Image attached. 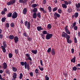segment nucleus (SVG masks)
Wrapping results in <instances>:
<instances>
[{"instance_id":"f257e3e1","label":"nucleus","mask_w":80,"mask_h":80,"mask_svg":"<svg viewBox=\"0 0 80 80\" xmlns=\"http://www.w3.org/2000/svg\"><path fill=\"white\" fill-rule=\"evenodd\" d=\"M24 25L26 27H27L28 29H30V21L28 22L27 21L24 22Z\"/></svg>"},{"instance_id":"f03ea898","label":"nucleus","mask_w":80,"mask_h":80,"mask_svg":"<svg viewBox=\"0 0 80 80\" xmlns=\"http://www.w3.org/2000/svg\"><path fill=\"white\" fill-rule=\"evenodd\" d=\"M15 3H16V0H10V2L7 3V5H13Z\"/></svg>"},{"instance_id":"7ed1b4c3","label":"nucleus","mask_w":80,"mask_h":80,"mask_svg":"<svg viewBox=\"0 0 80 80\" xmlns=\"http://www.w3.org/2000/svg\"><path fill=\"white\" fill-rule=\"evenodd\" d=\"M52 37H53V34L48 33L46 35V38L47 40H49L50 38H52Z\"/></svg>"},{"instance_id":"20e7f679","label":"nucleus","mask_w":80,"mask_h":80,"mask_svg":"<svg viewBox=\"0 0 80 80\" xmlns=\"http://www.w3.org/2000/svg\"><path fill=\"white\" fill-rule=\"evenodd\" d=\"M70 35H68L67 33L64 32H63L62 34V37H63V38H67Z\"/></svg>"},{"instance_id":"39448f33","label":"nucleus","mask_w":80,"mask_h":80,"mask_svg":"<svg viewBox=\"0 0 80 80\" xmlns=\"http://www.w3.org/2000/svg\"><path fill=\"white\" fill-rule=\"evenodd\" d=\"M64 30L65 32H66V33H67V34H68V35H70V33H71L70 32V30L68 29V26H66V27H65L64 28Z\"/></svg>"},{"instance_id":"423d86ee","label":"nucleus","mask_w":80,"mask_h":80,"mask_svg":"<svg viewBox=\"0 0 80 80\" xmlns=\"http://www.w3.org/2000/svg\"><path fill=\"white\" fill-rule=\"evenodd\" d=\"M18 17V14L17 13V12H14L12 15V18L13 19H15L17 18Z\"/></svg>"},{"instance_id":"0eeeda50","label":"nucleus","mask_w":80,"mask_h":80,"mask_svg":"<svg viewBox=\"0 0 80 80\" xmlns=\"http://www.w3.org/2000/svg\"><path fill=\"white\" fill-rule=\"evenodd\" d=\"M24 67H25V68L26 69H27V70H30V65H29V64H27V62H25V66H24Z\"/></svg>"},{"instance_id":"6e6552de","label":"nucleus","mask_w":80,"mask_h":80,"mask_svg":"<svg viewBox=\"0 0 80 80\" xmlns=\"http://www.w3.org/2000/svg\"><path fill=\"white\" fill-rule=\"evenodd\" d=\"M54 18L55 19H57V18H60V14L57 13V12H55L54 14Z\"/></svg>"},{"instance_id":"1a4fd4ad","label":"nucleus","mask_w":80,"mask_h":80,"mask_svg":"<svg viewBox=\"0 0 80 80\" xmlns=\"http://www.w3.org/2000/svg\"><path fill=\"white\" fill-rule=\"evenodd\" d=\"M25 55L26 57L28 58V59H26V60H30V61H32V58L30 57V56L28 54H26Z\"/></svg>"},{"instance_id":"9d476101","label":"nucleus","mask_w":80,"mask_h":80,"mask_svg":"<svg viewBox=\"0 0 80 80\" xmlns=\"http://www.w3.org/2000/svg\"><path fill=\"white\" fill-rule=\"evenodd\" d=\"M70 36L67 38V42L68 43H72V41L70 39Z\"/></svg>"},{"instance_id":"9b49d317","label":"nucleus","mask_w":80,"mask_h":80,"mask_svg":"<svg viewBox=\"0 0 80 80\" xmlns=\"http://www.w3.org/2000/svg\"><path fill=\"white\" fill-rule=\"evenodd\" d=\"M14 38V42H15V43H18V39H19L18 37L15 36Z\"/></svg>"},{"instance_id":"f8f14e48","label":"nucleus","mask_w":80,"mask_h":80,"mask_svg":"<svg viewBox=\"0 0 80 80\" xmlns=\"http://www.w3.org/2000/svg\"><path fill=\"white\" fill-rule=\"evenodd\" d=\"M28 0H19V2L20 3H26Z\"/></svg>"},{"instance_id":"ddd939ff","label":"nucleus","mask_w":80,"mask_h":80,"mask_svg":"<svg viewBox=\"0 0 80 80\" xmlns=\"http://www.w3.org/2000/svg\"><path fill=\"white\" fill-rule=\"evenodd\" d=\"M23 14L25 15V14H27V8H24L22 11Z\"/></svg>"},{"instance_id":"4468645a","label":"nucleus","mask_w":80,"mask_h":80,"mask_svg":"<svg viewBox=\"0 0 80 80\" xmlns=\"http://www.w3.org/2000/svg\"><path fill=\"white\" fill-rule=\"evenodd\" d=\"M37 29L38 31L40 32L41 30H43V28H42V27L41 26H38L37 27Z\"/></svg>"},{"instance_id":"2eb2a0df","label":"nucleus","mask_w":80,"mask_h":80,"mask_svg":"<svg viewBox=\"0 0 80 80\" xmlns=\"http://www.w3.org/2000/svg\"><path fill=\"white\" fill-rule=\"evenodd\" d=\"M3 68L4 69H7V64L6 62H4L3 63Z\"/></svg>"},{"instance_id":"dca6fc26","label":"nucleus","mask_w":80,"mask_h":80,"mask_svg":"<svg viewBox=\"0 0 80 80\" xmlns=\"http://www.w3.org/2000/svg\"><path fill=\"white\" fill-rule=\"evenodd\" d=\"M23 35L24 37H29V36L28 35V34H27V32L25 31L23 32Z\"/></svg>"},{"instance_id":"f3484780","label":"nucleus","mask_w":80,"mask_h":80,"mask_svg":"<svg viewBox=\"0 0 80 80\" xmlns=\"http://www.w3.org/2000/svg\"><path fill=\"white\" fill-rule=\"evenodd\" d=\"M5 48L3 47V46H1V48L4 53H5L6 52V49H5Z\"/></svg>"},{"instance_id":"a211bd4d","label":"nucleus","mask_w":80,"mask_h":80,"mask_svg":"<svg viewBox=\"0 0 80 80\" xmlns=\"http://www.w3.org/2000/svg\"><path fill=\"white\" fill-rule=\"evenodd\" d=\"M3 47L7 48V43L5 41H3Z\"/></svg>"},{"instance_id":"6ab92c4d","label":"nucleus","mask_w":80,"mask_h":80,"mask_svg":"<svg viewBox=\"0 0 80 80\" xmlns=\"http://www.w3.org/2000/svg\"><path fill=\"white\" fill-rule=\"evenodd\" d=\"M75 56H74V57L71 60V62H73V63H75Z\"/></svg>"},{"instance_id":"aec40b11","label":"nucleus","mask_w":80,"mask_h":80,"mask_svg":"<svg viewBox=\"0 0 80 80\" xmlns=\"http://www.w3.org/2000/svg\"><path fill=\"white\" fill-rule=\"evenodd\" d=\"M51 54L52 55H54L55 54V49H52V50Z\"/></svg>"},{"instance_id":"412c9836","label":"nucleus","mask_w":80,"mask_h":80,"mask_svg":"<svg viewBox=\"0 0 80 80\" xmlns=\"http://www.w3.org/2000/svg\"><path fill=\"white\" fill-rule=\"evenodd\" d=\"M75 6H76V7L77 8H80V3H78V4L77 3H76L75 4Z\"/></svg>"},{"instance_id":"4be33fe9","label":"nucleus","mask_w":80,"mask_h":80,"mask_svg":"<svg viewBox=\"0 0 80 80\" xmlns=\"http://www.w3.org/2000/svg\"><path fill=\"white\" fill-rule=\"evenodd\" d=\"M31 52L32 53H34V54H37V50H32Z\"/></svg>"},{"instance_id":"5701e85b","label":"nucleus","mask_w":80,"mask_h":80,"mask_svg":"<svg viewBox=\"0 0 80 80\" xmlns=\"http://www.w3.org/2000/svg\"><path fill=\"white\" fill-rule=\"evenodd\" d=\"M14 36L11 35H10L9 37V38L11 40H13L14 38Z\"/></svg>"},{"instance_id":"b1692460","label":"nucleus","mask_w":80,"mask_h":80,"mask_svg":"<svg viewBox=\"0 0 80 80\" xmlns=\"http://www.w3.org/2000/svg\"><path fill=\"white\" fill-rule=\"evenodd\" d=\"M68 13H71L72 12V9L70 8H69L68 10Z\"/></svg>"},{"instance_id":"393cba45","label":"nucleus","mask_w":80,"mask_h":80,"mask_svg":"<svg viewBox=\"0 0 80 80\" xmlns=\"http://www.w3.org/2000/svg\"><path fill=\"white\" fill-rule=\"evenodd\" d=\"M37 13H33L32 15V17L33 18H37Z\"/></svg>"},{"instance_id":"a878e982","label":"nucleus","mask_w":80,"mask_h":80,"mask_svg":"<svg viewBox=\"0 0 80 80\" xmlns=\"http://www.w3.org/2000/svg\"><path fill=\"white\" fill-rule=\"evenodd\" d=\"M12 70L13 72H16L17 71V68L15 67H13L12 68Z\"/></svg>"},{"instance_id":"bb28decb","label":"nucleus","mask_w":80,"mask_h":80,"mask_svg":"<svg viewBox=\"0 0 80 80\" xmlns=\"http://www.w3.org/2000/svg\"><path fill=\"white\" fill-rule=\"evenodd\" d=\"M7 17H12V13H11V12H9V13L8 15H7Z\"/></svg>"},{"instance_id":"cd10ccee","label":"nucleus","mask_w":80,"mask_h":80,"mask_svg":"<svg viewBox=\"0 0 80 80\" xmlns=\"http://www.w3.org/2000/svg\"><path fill=\"white\" fill-rule=\"evenodd\" d=\"M47 28L48 29H51L52 28V25L50 24H49L47 25Z\"/></svg>"},{"instance_id":"c85d7f7f","label":"nucleus","mask_w":80,"mask_h":80,"mask_svg":"<svg viewBox=\"0 0 80 80\" xmlns=\"http://www.w3.org/2000/svg\"><path fill=\"white\" fill-rule=\"evenodd\" d=\"M62 6L63 8H67V6L66 4H62Z\"/></svg>"},{"instance_id":"c756f323","label":"nucleus","mask_w":80,"mask_h":80,"mask_svg":"<svg viewBox=\"0 0 80 80\" xmlns=\"http://www.w3.org/2000/svg\"><path fill=\"white\" fill-rule=\"evenodd\" d=\"M37 9L36 8H34L33 9V12L34 13H36L37 12Z\"/></svg>"},{"instance_id":"7c9ffc66","label":"nucleus","mask_w":80,"mask_h":80,"mask_svg":"<svg viewBox=\"0 0 80 80\" xmlns=\"http://www.w3.org/2000/svg\"><path fill=\"white\" fill-rule=\"evenodd\" d=\"M12 77L14 78H17V73L16 72L14 73Z\"/></svg>"},{"instance_id":"2f4dec72","label":"nucleus","mask_w":80,"mask_h":80,"mask_svg":"<svg viewBox=\"0 0 80 80\" xmlns=\"http://www.w3.org/2000/svg\"><path fill=\"white\" fill-rule=\"evenodd\" d=\"M10 26H11V27H12L13 28H14L15 26V23H14L13 22L11 23V24H10Z\"/></svg>"},{"instance_id":"473e14b6","label":"nucleus","mask_w":80,"mask_h":80,"mask_svg":"<svg viewBox=\"0 0 80 80\" xmlns=\"http://www.w3.org/2000/svg\"><path fill=\"white\" fill-rule=\"evenodd\" d=\"M37 15L38 18H41V13L40 12H38V13L37 14Z\"/></svg>"},{"instance_id":"72a5a7b5","label":"nucleus","mask_w":80,"mask_h":80,"mask_svg":"<svg viewBox=\"0 0 80 80\" xmlns=\"http://www.w3.org/2000/svg\"><path fill=\"white\" fill-rule=\"evenodd\" d=\"M78 16V13L76 12L74 13V17L75 18H77Z\"/></svg>"},{"instance_id":"f704fd0d","label":"nucleus","mask_w":80,"mask_h":80,"mask_svg":"<svg viewBox=\"0 0 80 80\" xmlns=\"http://www.w3.org/2000/svg\"><path fill=\"white\" fill-rule=\"evenodd\" d=\"M6 18H5V17L2 18L1 19L2 22H5V20H6Z\"/></svg>"},{"instance_id":"c9c22d12","label":"nucleus","mask_w":80,"mask_h":80,"mask_svg":"<svg viewBox=\"0 0 80 80\" xmlns=\"http://www.w3.org/2000/svg\"><path fill=\"white\" fill-rule=\"evenodd\" d=\"M37 7V5L36 4H33L32 5V8H35V7Z\"/></svg>"},{"instance_id":"e433bc0d","label":"nucleus","mask_w":80,"mask_h":80,"mask_svg":"<svg viewBox=\"0 0 80 80\" xmlns=\"http://www.w3.org/2000/svg\"><path fill=\"white\" fill-rule=\"evenodd\" d=\"M39 71L38 69H36L34 71V72L36 73V74H38L39 73L38 72Z\"/></svg>"},{"instance_id":"4c0bfd02","label":"nucleus","mask_w":80,"mask_h":80,"mask_svg":"<svg viewBox=\"0 0 80 80\" xmlns=\"http://www.w3.org/2000/svg\"><path fill=\"white\" fill-rule=\"evenodd\" d=\"M8 56L9 58H12V57L13 56V54L12 53H9L8 54Z\"/></svg>"},{"instance_id":"58836bf2","label":"nucleus","mask_w":80,"mask_h":80,"mask_svg":"<svg viewBox=\"0 0 80 80\" xmlns=\"http://www.w3.org/2000/svg\"><path fill=\"white\" fill-rule=\"evenodd\" d=\"M42 33L44 35H46V34H48V33H47V31L44 30L42 32Z\"/></svg>"},{"instance_id":"ea45409f","label":"nucleus","mask_w":80,"mask_h":80,"mask_svg":"<svg viewBox=\"0 0 80 80\" xmlns=\"http://www.w3.org/2000/svg\"><path fill=\"white\" fill-rule=\"evenodd\" d=\"M27 41H28L29 42H30L31 40H32V38L30 37V36L28 37L27 38Z\"/></svg>"},{"instance_id":"a19ab883","label":"nucleus","mask_w":80,"mask_h":80,"mask_svg":"<svg viewBox=\"0 0 80 80\" xmlns=\"http://www.w3.org/2000/svg\"><path fill=\"white\" fill-rule=\"evenodd\" d=\"M48 9L49 10V12H52V8L51 7V6H49L48 7Z\"/></svg>"},{"instance_id":"79ce46f5","label":"nucleus","mask_w":80,"mask_h":80,"mask_svg":"<svg viewBox=\"0 0 80 80\" xmlns=\"http://www.w3.org/2000/svg\"><path fill=\"white\" fill-rule=\"evenodd\" d=\"M58 12L59 13H62V10L60 9H59L58 10Z\"/></svg>"},{"instance_id":"37998d69","label":"nucleus","mask_w":80,"mask_h":80,"mask_svg":"<svg viewBox=\"0 0 80 80\" xmlns=\"http://www.w3.org/2000/svg\"><path fill=\"white\" fill-rule=\"evenodd\" d=\"M5 26L7 28H8L10 27V25H9V23H6Z\"/></svg>"},{"instance_id":"c03bdc74","label":"nucleus","mask_w":80,"mask_h":80,"mask_svg":"<svg viewBox=\"0 0 80 80\" xmlns=\"http://www.w3.org/2000/svg\"><path fill=\"white\" fill-rule=\"evenodd\" d=\"M74 42L76 43H77V38H76V37H74Z\"/></svg>"},{"instance_id":"a18cd8bd","label":"nucleus","mask_w":80,"mask_h":80,"mask_svg":"<svg viewBox=\"0 0 80 80\" xmlns=\"http://www.w3.org/2000/svg\"><path fill=\"white\" fill-rule=\"evenodd\" d=\"M22 77H23V74H22V73H20L19 77L20 79H22Z\"/></svg>"},{"instance_id":"49530a36","label":"nucleus","mask_w":80,"mask_h":80,"mask_svg":"<svg viewBox=\"0 0 80 80\" xmlns=\"http://www.w3.org/2000/svg\"><path fill=\"white\" fill-rule=\"evenodd\" d=\"M39 69H40L41 71H43V68H40V66H38Z\"/></svg>"},{"instance_id":"de8ad7c7","label":"nucleus","mask_w":80,"mask_h":80,"mask_svg":"<svg viewBox=\"0 0 80 80\" xmlns=\"http://www.w3.org/2000/svg\"><path fill=\"white\" fill-rule=\"evenodd\" d=\"M77 69V67L75 66H74L72 68V69L73 70V71H76Z\"/></svg>"},{"instance_id":"09e8293b","label":"nucleus","mask_w":80,"mask_h":80,"mask_svg":"<svg viewBox=\"0 0 80 80\" xmlns=\"http://www.w3.org/2000/svg\"><path fill=\"white\" fill-rule=\"evenodd\" d=\"M6 73L9 75H10V71L9 70H7L6 71Z\"/></svg>"},{"instance_id":"8fccbe9b","label":"nucleus","mask_w":80,"mask_h":80,"mask_svg":"<svg viewBox=\"0 0 80 80\" xmlns=\"http://www.w3.org/2000/svg\"><path fill=\"white\" fill-rule=\"evenodd\" d=\"M45 80H49V77H48V75H47L45 76Z\"/></svg>"},{"instance_id":"3c124183","label":"nucleus","mask_w":80,"mask_h":80,"mask_svg":"<svg viewBox=\"0 0 80 80\" xmlns=\"http://www.w3.org/2000/svg\"><path fill=\"white\" fill-rule=\"evenodd\" d=\"M57 9H58L57 7L54 8L53 9V12H55V11H57Z\"/></svg>"},{"instance_id":"603ef678","label":"nucleus","mask_w":80,"mask_h":80,"mask_svg":"<svg viewBox=\"0 0 80 80\" xmlns=\"http://www.w3.org/2000/svg\"><path fill=\"white\" fill-rule=\"evenodd\" d=\"M20 64L22 66H24H24H25V62H20Z\"/></svg>"},{"instance_id":"864d4df0","label":"nucleus","mask_w":80,"mask_h":80,"mask_svg":"<svg viewBox=\"0 0 80 80\" xmlns=\"http://www.w3.org/2000/svg\"><path fill=\"white\" fill-rule=\"evenodd\" d=\"M51 48H49L47 50L48 53H50V52H51Z\"/></svg>"},{"instance_id":"5fc2aeb1","label":"nucleus","mask_w":80,"mask_h":80,"mask_svg":"<svg viewBox=\"0 0 80 80\" xmlns=\"http://www.w3.org/2000/svg\"><path fill=\"white\" fill-rule=\"evenodd\" d=\"M43 4H46L47 3V0H43Z\"/></svg>"},{"instance_id":"6e6d98bb","label":"nucleus","mask_w":80,"mask_h":80,"mask_svg":"<svg viewBox=\"0 0 80 80\" xmlns=\"http://www.w3.org/2000/svg\"><path fill=\"white\" fill-rule=\"evenodd\" d=\"M64 2L65 3V5H68V2L67 1H64Z\"/></svg>"},{"instance_id":"4d7b16f0","label":"nucleus","mask_w":80,"mask_h":80,"mask_svg":"<svg viewBox=\"0 0 80 80\" xmlns=\"http://www.w3.org/2000/svg\"><path fill=\"white\" fill-rule=\"evenodd\" d=\"M74 29L75 30H77L78 29V27L76 26H75L74 27Z\"/></svg>"},{"instance_id":"13d9d810","label":"nucleus","mask_w":80,"mask_h":80,"mask_svg":"<svg viewBox=\"0 0 80 80\" xmlns=\"http://www.w3.org/2000/svg\"><path fill=\"white\" fill-rule=\"evenodd\" d=\"M3 35L0 34V38L1 39H2L3 38Z\"/></svg>"},{"instance_id":"bf43d9fd","label":"nucleus","mask_w":80,"mask_h":80,"mask_svg":"<svg viewBox=\"0 0 80 80\" xmlns=\"http://www.w3.org/2000/svg\"><path fill=\"white\" fill-rule=\"evenodd\" d=\"M40 63L41 65H42V66H43V61H42V60H40Z\"/></svg>"},{"instance_id":"052dcab7","label":"nucleus","mask_w":80,"mask_h":80,"mask_svg":"<svg viewBox=\"0 0 80 80\" xmlns=\"http://www.w3.org/2000/svg\"><path fill=\"white\" fill-rule=\"evenodd\" d=\"M29 74L31 77H33V72H30Z\"/></svg>"},{"instance_id":"680f3d73","label":"nucleus","mask_w":80,"mask_h":80,"mask_svg":"<svg viewBox=\"0 0 80 80\" xmlns=\"http://www.w3.org/2000/svg\"><path fill=\"white\" fill-rule=\"evenodd\" d=\"M1 14L2 15H5V12L4 11H2L1 12Z\"/></svg>"},{"instance_id":"e2e57ef3","label":"nucleus","mask_w":80,"mask_h":80,"mask_svg":"<svg viewBox=\"0 0 80 80\" xmlns=\"http://www.w3.org/2000/svg\"><path fill=\"white\" fill-rule=\"evenodd\" d=\"M76 25V23L74 22L72 24V28H73L75 26V25Z\"/></svg>"},{"instance_id":"0e129e2a","label":"nucleus","mask_w":80,"mask_h":80,"mask_svg":"<svg viewBox=\"0 0 80 80\" xmlns=\"http://www.w3.org/2000/svg\"><path fill=\"white\" fill-rule=\"evenodd\" d=\"M15 53H16V54H18V50L17 49H15Z\"/></svg>"},{"instance_id":"69168bd1","label":"nucleus","mask_w":80,"mask_h":80,"mask_svg":"<svg viewBox=\"0 0 80 80\" xmlns=\"http://www.w3.org/2000/svg\"><path fill=\"white\" fill-rule=\"evenodd\" d=\"M71 53H74V49L73 48H72L71 49Z\"/></svg>"},{"instance_id":"338daca9","label":"nucleus","mask_w":80,"mask_h":80,"mask_svg":"<svg viewBox=\"0 0 80 80\" xmlns=\"http://www.w3.org/2000/svg\"><path fill=\"white\" fill-rule=\"evenodd\" d=\"M20 23L21 24H22V23H23V21L22 19H21L20 21Z\"/></svg>"},{"instance_id":"774afa93","label":"nucleus","mask_w":80,"mask_h":80,"mask_svg":"<svg viewBox=\"0 0 80 80\" xmlns=\"http://www.w3.org/2000/svg\"><path fill=\"white\" fill-rule=\"evenodd\" d=\"M44 10V9L42 8H40V10L41 11H42V12H43V10Z\"/></svg>"}]
</instances>
